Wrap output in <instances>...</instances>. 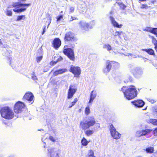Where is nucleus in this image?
Masks as SVG:
<instances>
[{
    "mask_svg": "<svg viewBox=\"0 0 157 157\" xmlns=\"http://www.w3.org/2000/svg\"><path fill=\"white\" fill-rule=\"evenodd\" d=\"M121 90L124 94V97L128 100L134 99L137 95V90L133 85L124 86L122 87Z\"/></svg>",
    "mask_w": 157,
    "mask_h": 157,
    "instance_id": "f257e3e1",
    "label": "nucleus"
},
{
    "mask_svg": "<svg viewBox=\"0 0 157 157\" xmlns=\"http://www.w3.org/2000/svg\"><path fill=\"white\" fill-rule=\"evenodd\" d=\"M18 2L13 3L12 5L9 6L7 8H10L12 7L14 8L13 10L17 13H21L25 11L28 7L30 5V3H23L21 2H24L27 0H17Z\"/></svg>",
    "mask_w": 157,
    "mask_h": 157,
    "instance_id": "f03ea898",
    "label": "nucleus"
},
{
    "mask_svg": "<svg viewBox=\"0 0 157 157\" xmlns=\"http://www.w3.org/2000/svg\"><path fill=\"white\" fill-rule=\"evenodd\" d=\"M96 123L95 119L93 117H89L80 122V128L83 130H85L93 126Z\"/></svg>",
    "mask_w": 157,
    "mask_h": 157,
    "instance_id": "7ed1b4c3",
    "label": "nucleus"
},
{
    "mask_svg": "<svg viewBox=\"0 0 157 157\" xmlns=\"http://www.w3.org/2000/svg\"><path fill=\"white\" fill-rule=\"evenodd\" d=\"M0 112L2 117L5 119L10 120L14 117V113L13 110L8 107L2 108Z\"/></svg>",
    "mask_w": 157,
    "mask_h": 157,
    "instance_id": "20e7f679",
    "label": "nucleus"
},
{
    "mask_svg": "<svg viewBox=\"0 0 157 157\" xmlns=\"http://www.w3.org/2000/svg\"><path fill=\"white\" fill-rule=\"evenodd\" d=\"M48 155L50 157H59L60 151L55 148L49 147L48 149Z\"/></svg>",
    "mask_w": 157,
    "mask_h": 157,
    "instance_id": "39448f33",
    "label": "nucleus"
},
{
    "mask_svg": "<svg viewBox=\"0 0 157 157\" xmlns=\"http://www.w3.org/2000/svg\"><path fill=\"white\" fill-rule=\"evenodd\" d=\"M78 26L80 29L83 31H87L92 28L89 24L84 21H81L78 23Z\"/></svg>",
    "mask_w": 157,
    "mask_h": 157,
    "instance_id": "423d86ee",
    "label": "nucleus"
},
{
    "mask_svg": "<svg viewBox=\"0 0 157 157\" xmlns=\"http://www.w3.org/2000/svg\"><path fill=\"white\" fill-rule=\"evenodd\" d=\"M25 104L20 101L17 102L14 105V110L16 113H20L23 111L24 107Z\"/></svg>",
    "mask_w": 157,
    "mask_h": 157,
    "instance_id": "0eeeda50",
    "label": "nucleus"
},
{
    "mask_svg": "<svg viewBox=\"0 0 157 157\" xmlns=\"http://www.w3.org/2000/svg\"><path fill=\"white\" fill-rule=\"evenodd\" d=\"M110 131L112 136L115 139H119L121 136V134L117 131L116 129L112 124L110 126Z\"/></svg>",
    "mask_w": 157,
    "mask_h": 157,
    "instance_id": "6e6552de",
    "label": "nucleus"
},
{
    "mask_svg": "<svg viewBox=\"0 0 157 157\" xmlns=\"http://www.w3.org/2000/svg\"><path fill=\"white\" fill-rule=\"evenodd\" d=\"M63 52L70 59L72 60H74L75 59L74 52L73 50L71 48H67L65 49V47Z\"/></svg>",
    "mask_w": 157,
    "mask_h": 157,
    "instance_id": "1a4fd4ad",
    "label": "nucleus"
},
{
    "mask_svg": "<svg viewBox=\"0 0 157 157\" xmlns=\"http://www.w3.org/2000/svg\"><path fill=\"white\" fill-rule=\"evenodd\" d=\"M70 71L73 73L75 77H78L81 72L80 68L78 67H75L71 65L70 69Z\"/></svg>",
    "mask_w": 157,
    "mask_h": 157,
    "instance_id": "9d476101",
    "label": "nucleus"
},
{
    "mask_svg": "<svg viewBox=\"0 0 157 157\" xmlns=\"http://www.w3.org/2000/svg\"><path fill=\"white\" fill-rule=\"evenodd\" d=\"M76 88L75 86L71 85L70 86L68 92L67 98L70 99L71 98L76 92Z\"/></svg>",
    "mask_w": 157,
    "mask_h": 157,
    "instance_id": "9b49d317",
    "label": "nucleus"
},
{
    "mask_svg": "<svg viewBox=\"0 0 157 157\" xmlns=\"http://www.w3.org/2000/svg\"><path fill=\"white\" fill-rule=\"evenodd\" d=\"M24 100H27L29 103L32 104L34 101V96L30 92L26 93L24 95L23 98Z\"/></svg>",
    "mask_w": 157,
    "mask_h": 157,
    "instance_id": "f8f14e48",
    "label": "nucleus"
},
{
    "mask_svg": "<svg viewBox=\"0 0 157 157\" xmlns=\"http://www.w3.org/2000/svg\"><path fill=\"white\" fill-rule=\"evenodd\" d=\"M131 103L137 108L142 107L144 105L145 102L142 100L138 99L131 102Z\"/></svg>",
    "mask_w": 157,
    "mask_h": 157,
    "instance_id": "ddd939ff",
    "label": "nucleus"
},
{
    "mask_svg": "<svg viewBox=\"0 0 157 157\" xmlns=\"http://www.w3.org/2000/svg\"><path fill=\"white\" fill-rule=\"evenodd\" d=\"M152 131V130L148 129L138 131H137L136 133V136L137 137H140L142 136H145L147 134L150 133Z\"/></svg>",
    "mask_w": 157,
    "mask_h": 157,
    "instance_id": "4468645a",
    "label": "nucleus"
},
{
    "mask_svg": "<svg viewBox=\"0 0 157 157\" xmlns=\"http://www.w3.org/2000/svg\"><path fill=\"white\" fill-rule=\"evenodd\" d=\"M65 41H75L76 40L74 34L71 32H67L65 35L64 38Z\"/></svg>",
    "mask_w": 157,
    "mask_h": 157,
    "instance_id": "2eb2a0df",
    "label": "nucleus"
},
{
    "mask_svg": "<svg viewBox=\"0 0 157 157\" xmlns=\"http://www.w3.org/2000/svg\"><path fill=\"white\" fill-rule=\"evenodd\" d=\"M52 45L53 47L56 49H57L61 45V41L58 38H56L53 41Z\"/></svg>",
    "mask_w": 157,
    "mask_h": 157,
    "instance_id": "dca6fc26",
    "label": "nucleus"
},
{
    "mask_svg": "<svg viewBox=\"0 0 157 157\" xmlns=\"http://www.w3.org/2000/svg\"><path fill=\"white\" fill-rule=\"evenodd\" d=\"M97 93L96 90H93L92 91L90 95V98L89 101V103L91 104L94 100L95 99L97 96Z\"/></svg>",
    "mask_w": 157,
    "mask_h": 157,
    "instance_id": "f3484780",
    "label": "nucleus"
},
{
    "mask_svg": "<svg viewBox=\"0 0 157 157\" xmlns=\"http://www.w3.org/2000/svg\"><path fill=\"white\" fill-rule=\"evenodd\" d=\"M119 64L116 62L111 61L109 62V71L111 69H115L117 67Z\"/></svg>",
    "mask_w": 157,
    "mask_h": 157,
    "instance_id": "a211bd4d",
    "label": "nucleus"
},
{
    "mask_svg": "<svg viewBox=\"0 0 157 157\" xmlns=\"http://www.w3.org/2000/svg\"><path fill=\"white\" fill-rule=\"evenodd\" d=\"M110 19L111 23L114 27L118 28H121L123 26L122 24L119 25L112 17H110Z\"/></svg>",
    "mask_w": 157,
    "mask_h": 157,
    "instance_id": "6ab92c4d",
    "label": "nucleus"
},
{
    "mask_svg": "<svg viewBox=\"0 0 157 157\" xmlns=\"http://www.w3.org/2000/svg\"><path fill=\"white\" fill-rule=\"evenodd\" d=\"M132 73L135 77H137L141 75L142 71L140 69L136 68L132 70Z\"/></svg>",
    "mask_w": 157,
    "mask_h": 157,
    "instance_id": "aec40b11",
    "label": "nucleus"
},
{
    "mask_svg": "<svg viewBox=\"0 0 157 157\" xmlns=\"http://www.w3.org/2000/svg\"><path fill=\"white\" fill-rule=\"evenodd\" d=\"M142 51H144L150 55L155 56V53L153 49L151 48H148L147 49H143Z\"/></svg>",
    "mask_w": 157,
    "mask_h": 157,
    "instance_id": "412c9836",
    "label": "nucleus"
},
{
    "mask_svg": "<svg viewBox=\"0 0 157 157\" xmlns=\"http://www.w3.org/2000/svg\"><path fill=\"white\" fill-rule=\"evenodd\" d=\"M67 71L66 69H62L60 70L56 71L54 73V75L56 76L58 74H62L64 72H65Z\"/></svg>",
    "mask_w": 157,
    "mask_h": 157,
    "instance_id": "4be33fe9",
    "label": "nucleus"
},
{
    "mask_svg": "<svg viewBox=\"0 0 157 157\" xmlns=\"http://www.w3.org/2000/svg\"><path fill=\"white\" fill-rule=\"evenodd\" d=\"M94 132V131L92 129L86 130L84 132L86 135L87 136H89L91 135Z\"/></svg>",
    "mask_w": 157,
    "mask_h": 157,
    "instance_id": "5701e85b",
    "label": "nucleus"
},
{
    "mask_svg": "<svg viewBox=\"0 0 157 157\" xmlns=\"http://www.w3.org/2000/svg\"><path fill=\"white\" fill-rule=\"evenodd\" d=\"M145 151L147 153L152 154L154 152V147H149L147 148Z\"/></svg>",
    "mask_w": 157,
    "mask_h": 157,
    "instance_id": "b1692460",
    "label": "nucleus"
},
{
    "mask_svg": "<svg viewBox=\"0 0 157 157\" xmlns=\"http://www.w3.org/2000/svg\"><path fill=\"white\" fill-rule=\"evenodd\" d=\"M8 60L10 62V65L12 67H14V64H13V63H18L16 62L14 60H13L11 57H8Z\"/></svg>",
    "mask_w": 157,
    "mask_h": 157,
    "instance_id": "393cba45",
    "label": "nucleus"
},
{
    "mask_svg": "<svg viewBox=\"0 0 157 157\" xmlns=\"http://www.w3.org/2000/svg\"><path fill=\"white\" fill-rule=\"evenodd\" d=\"M81 142L82 145L86 146L88 144L90 141H88L85 138L83 137L81 140Z\"/></svg>",
    "mask_w": 157,
    "mask_h": 157,
    "instance_id": "a878e982",
    "label": "nucleus"
},
{
    "mask_svg": "<svg viewBox=\"0 0 157 157\" xmlns=\"http://www.w3.org/2000/svg\"><path fill=\"white\" fill-rule=\"evenodd\" d=\"M149 121L150 123L154 125H157V119H150L149 120Z\"/></svg>",
    "mask_w": 157,
    "mask_h": 157,
    "instance_id": "bb28decb",
    "label": "nucleus"
},
{
    "mask_svg": "<svg viewBox=\"0 0 157 157\" xmlns=\"http://www.w3.org/2000/svg\"><path fill=\"white\" fill-rule=\"evenodd\" d=\"M151 38L152 39V42L155 45L154 48H157V40L154 36H152Z\"/></svg>",
    "mask_w": 157,
    "mask_h": 157,
    "instance_id": "cd10ccee",
    "label": "nucleus"
},
{
    "mask_svg": "<svg viewBox=\"0 0 157 157\" xmlns=\"http://www.w3.org/2000/svg\"><path fill=\"white\" fill-rule=\"evenodd\" d=\"M151 33L155 35L157 37V28H152Z\"/></svg>",
    "mask_w": 157,
    "mask_h": 157,
    "instance_id": "c85d7f7f",
    "label": "nucleus"
},
{
    "mask_svg": "<svg viewBox=\"0 0 157 157\" xmlns=\"http://www.w3.org/2000/svg\"><path fill=\"white\" fill-rule=\"evenodd\" d=\"M103 71L105 74H107L108 71V64L107 62L106 63V66L103 68Z\"/></svg>",
    "mask_w": 157,
    "mask_h": 157,
    "instance_id": "c756f323",
    "label": "nucleus"
},
{
    "mask_svg": "<svg viewBox=\"0 0 157 157\" xmlns=\"http://www.w3.org/2000/svg\"><path fill=\"white\" fill-rule=\"evenodd\" d=\"M25 16L24 15H22L21 16H18L17 17L16 21H19L21 20H24L25 19Z\"/></svg>",
    "mask_w": 157,
    "mask_h": 157,
    "instance_id": "7c9ffc66",
    "label": "nucleus"
},
{
    "mask_svg": "<svg viewBox=\"0 0 157 157\" xmlns=\"http://www.w3.org/2000/svg\"><path fill=\"white\" fill-rule=\"evenodd\" d=\"M90 113V110L89 106H87L85 109V113L86 115H88Z\"/></svg>",
    "mask_w": 157,
    "mask_h": 157,
    "instance_id": "2f4dec72",
    "label": "nucleus"
},
{
    "mask_svg": "<svg viewBox=\"0 0 157 157\" xmlns=\"http://www.w3.org/2000/svg\"><path fill=\"white\" fill-rule=\"evenodd\" d=\"M63 15H60L59 16H57L56 17L57 19L56 22L57 23H58V22L59 21L63 19Z\"/></svg>",
    "mask_w": 157,
    "mask_h": 157,
    "instance_id": "473e14b6",
    "label": "nucleus"
},
{
    "mask_svg": "<svg viewBox=\"0 0 157 157\" xmlns=\"http://www.w3.org/2000/svg\"><path fill=\"white\" fill-rule=\"evenodd\" d=\"M123 33L122 32L117 31L116 32V36H118L120 38L121 37L122 35H123Z\"/></svg>",
    "mask_w": 157,
    "mask_h": 157,
    "instance_id": "72a5a7b5",
    "label": "nucleus"
},
{
    "mask_svg": "<svg viewBox=\"0 0 157 157\" xmlns=\"http://www.w3.org/2000/svg\"><path fill=\"white\" fill-rule=\"evenodd\" d=\"M31 75V78L33 80L35 81H37L38 78L34 73L32 74Z\"/></svg>",
    "mask_w": 157,
    "mask_h": 157,
    "instance_id": "f704fd0d",
    "label": "nucleus"
},
{
    "mask_svg": "<svg viewBox=\"0 0 157 157\" xmlns=\"http://www.w3.org/2000/svg\"><path fill=\"white\" fill-rule=\"evenodd\" d=\"M148 7V6L147 4H142L140 7L141 9H147Z\"/></svg>",
    "mask_w": 157,
    "mask_h": 157,
    "instance_id": "c9c22d12",
    "label": "nucleus"
},
{
    "mask_svg": "<svg viewBox=\"0 0 157 157\" xmlns=\"http://www.w3.org/2000/svg\"><path fill=\"white\" fill-rule=\"evenodd\" d=\"M6 14L8 16H11L12 15V12L11 11L7 10L6 12Z\"/></svg>",
    "mask_w": 157,
    "mask_h": 157,
    "instance_id": "e433bc0d",
    "label": "nucleus"
},
{
    "mask_svg": "<svg viewBox=\"0 0 157 157\" xmlns=\"http://www.w3.org/2000/svg\"><path fill=\"white\" fill-rule=\"evenodd\" d=\"M94 152L92 150H90L89 151L88 155V157H91L94 156Z\"/></svg>",
    "mask_w": 157,
    "mask_h": 157,
    "instance_id": "4c0bfd02",
    "label": "nucleus"
},
{
    "mask_svg": "<svg viewBox=\"0 0 157 157\" xmlns=\"http://www.w3.org/2000/svg\"><path fill=\"white\" fill-rule=\"evenodd\" d=\"M43 57L42 56L37 57L36 58V61L37 62H40L42 59Z\"/></svg>",
    "mask_w": 157,
    "mask_h": 157,
    "instance_id": "58836bf2",
    "label": "nucleus"
},
{
    "mask_svg": "<svg viewBox=\"0 0 157 157\" xmlns=\"http://www.w3.org/2000/svg\"><path fill=\"white\" fill-rule=\"evenodd\" d=\"M75 10V7H71L69 8V13H73Z\"/></svg>",
    "mask_w": 157,
    "mask_h": 157,
    "instance_id": "ea45409f",
    "label": "nucleus"
},
{
    "mask_svg": "<svg viewBox=\"0 0 157 157\" xmlns=\"http://www.w3.org/2000/svg\"><path fill=\"white\" fill-rule=\"evenodd\" d=\"M151 29L152 28H151L148 27L146 28L144 30H145L147 32H149L151 33Z\"/></svg>",
    "mask_w": 157,
    "mask_h": 157,
    "instance_id": "a19ab883",
    "label": "nucleus"
},
{
    "mask_svg": "<svg viewBox=\"0 0 157 157\" xmlns=\"http://www.w3.org/2000/svg\"><path fill=\"white\" fill-rule=\"evenodd\" d=\"M77 19H78L76 17H74L71 16V18H70V21L71 22V21H73V20H77Z\"/></svg>",
    "mask_w": 157,
    "mask_h": 157,
    "instance_id": "79ce46f5",
    "label": "nucleus"
},
{
    "mask_svg": "<svg viewBox=\"0 0 157 157\" xmlns=\"http://www.w3.org/2000/svg\"><path fill=\"white\" fill-rule=\"evenodd\" d=\"M89 24L90 26H92V25H94L95 24V22L94 21H92L90 22Z\"/></svg>",
    "mask_w": 157,
    "mask_h": 157,
    "instance_id": "37998d69",
    "label": "nucleus"
},
{
    "mask_svg": "<svg viewBox=\"0 0 157 157\" xmlns=\"http://www.w3.org/2000/svg\"><path fill=\"white\" fill-rule=\"evenodd\" d=\"M49 139L50 140H51L52 141L54 142L55 140L54 138L52 136H50Z\"/></svg>",
    "mask_w": 157,
    "mask_h": 157,
    "instance_id": "c03bdc74",
    "label": "nucleus"
},
{
    "mask_svg": "<svg viewBox=\"0 0 157 157\" xmlns=\"http://www.w3.org/2000/svg\"><path fill=\"white\" fill-rule=\"evenodd\" d=\"M149 101L151 103H154L156 101L154 99H150L149 100Z\"/></svg>",
    "mask_w": 157,
    "mask_h": 157,
    "instance_id": "a18cd8bd",
    "label": "nucleus"
},
{
    "mask_svg": "<svg viewBox=\"0 0 157 157\" xmlns=\"http://www.w3.org/2000/svg\"><path fill=\"white\" fill-rule=\"evenodd\" d=\"M75 105V104L73 102H71V104L69 105V108H71L72 106H74Z\"/></svg>",
    "mask_w": 157,
    "mask_h": 157,
    "instance_id": "49530a36",
    "label": "nucleus"
},
{
    "mask_svg": "<svg viewBox=\"0 0 157 157\" xmlns=\"http://www.w3.org/2000/svg\"><path fill=\"white\" fill-rule=\"evenodd\" d=\"M46 28V26H44V27L43 28V32H42V35H43L44 34V33L45 32Z\"/></svg>",
    "mask_w": 157,
    "mask_h": 157,
    "instance_id": "de8ad7c7",
    "label": "nucleus"
},
{
    "mask_svg": "<svg viewBox=\"0 0 157 157\" xmlns=\"http://www.w3.org/2000/svg\"><path fill=\"white\" fill-rule=\"evenodd\" d=\"M103 48H106L107 49V50H108V45H107L106 44L104 45L103 46Z\"/></svg>",
    "mask_w": 157,
    "mask_h": 157,
    "instance_id": "09e8293b",
    "label": "nucleus"
},
{
    "mask_svg": "<svg viewBox=\"0 0 157 157\" xmlns=\"http://www.w3.org/2000/svg\"><path fill=\"white\" fill-rule=\"evenodd\" d=\"M10 52L11 53V52H9V51H6V53L5 55H4V56H7V57H8V54H10Z\"/></svg>",
    "mask_w": 157,
    "mask_h": 157,
    "instance_id": "8fccbe9b",
    "label": "nucleus"
},
{
    "mask_svg": "<svg viewBox=\"0 0 157 157\" xmlns=\"http://www.w3.org/2000/svg\"><path fill=\"white\" fill-rule=\"evenodd\" d=\"M51 19L50 18H49V21L48 22V25L47 28H48L49 25L50 24L51 22Z\"/></svg>",
    "mask_w": 157,
    "mask_h": 157,
    "instance_id": "3c124183",
    "label": "nucleus"
},
{
    "mask_svg": "<svg viewBox=\"0 0 157 157\" xmlns=\"http://www.w3.org/2000/svg\"><path fill=\"white\" fill-rule=\"evenodd\" d=\"M78 99L77 98H75L74 100V101H73L72 102L73 103H74L75 104V103H76V102L77 101Z\"/></svg>",
    "mask_w": 157,
    "mask_h": 157,
    "instance_id": "603ef678",
    "label": "nucleus"
},
{
    "mask_svg": "<svg viewBox=\"0 0 157 157\" xmlns=\"http://www.w3.org/2000/svg\"><path fill=\"white\" fill-rule=\"evenodd\" d=\"M56 62H56L55 61L51 62L50 63V64L52 65H53L54 64H56Z\"/></svg>",
    "mask_w": 157,
    "mask_h": 157,
    "instance_id": "864d4df0",
    "label": "nucleus"
},
{
    "mask_svg": "<svg viewBox=\"0 0 157 157\" xmlns=\"http://www.w3.org/2000/svg\"><path fill=\"white\" fill-rule=\"evenodd\" d=\"M62 58L61 57H59L58 59V61H59L62 60Z\"/></svg>",
    "mask_w": 157,
    "mask_h": 157,
    "instance_id": "5fc2aeb1",
    "label": "nucleus"
},
{
    "mask_svg": "<svg viewBox=\"0 0 157 157\" xmlns=\"http://www.w3.org/2000/svg\"><path fill=\"white\" fill-rule=\"evenodd\" d=\"M121 5L123 7V9H124V8H125L126 7V6L124 4H122Z\"/></svg>",
    "mask_w": 157,
    "mask_h": 157,
    "instance_id": "6e6d98bb",
    "label": "nucleus"
},
{
    "mask_svg": "<svg viewBox=\"0 0 157 157\" xmlns=\"http://www.w3.org/2000/svg\"><path fill=\"white\" fill-rule=\"evenodd\" d=\"M139 2H145L147 1V0H138Z\"/></svg>",
    "mask_w": 157,
    "mask_h": 157,
    "instance_id": "4d7b16f0",
    "label": "nucleus"
},
{
    "mask_svg": "<svg viewBox=\"0 0 157 157\" xmlns=\"http://www.w3.org/2000/svg\"><path fill=\"white\" fill-rule=\"evenodd\" d=\"M155 132L156 133H157V128H156L154 130Z\"/></svg>",
    "mask_w": 157,
    "mask_h": 157,
    "instance_id": "13d9d810",
    "label": "nucleus"
},
{
    "mask_svg": "<svg viewBox=\"0 0 157 157\" xmlns=\"http://www.w3.org/2000/svg\"><path fill=\"white\" fill-rule=\"evenodd\" d=\"M155 112L157 113V108L155 109Z\"/></svg>",
    "mask_w": 157,
    "mask_h": 157,
    "instance_id": "bf43d9fd",
    "label": "nucleus"
},
{
    "mask_svg": "<svg viewBox=\"0 0 157 157\" xmlns=\"http://www.w3.org/2000/svg\"><path fill=\"white\" fill-rule=\"evenodd\" d=\"M155 1V0H153V1H151V2L153 3H154V2Z\"/></svg>",
    "mask_w": 157,
    "mask_h": 157,
    "instance_id": "052dcab7",
    "label": "nucleus"
},
{
    "mask_svg": "<svg viewBox=\"0 0 157 157\" xmlns=\"http://www.w3.org/2000/svg\"><path fill=\"white\" fill-rule=\"evenodd\" d=\"M4 121H5V120H3V119H2V122H3V123L5 124H6V123H5L4 122Z\"/></svg>",
    "mask_w": 157,
    "mask_h": 157,
    "instance_id": "680f3d73",
    "label": "nucleus"
},
{
    "mask_svg": "<svg viewBox=\"0 0 157 157\" xmlns=\"http://www.w3.org/2000/svg\"><path fill=\"white\" fill-rule=\"evenodd\" d=\"M156 51V52H157V48L155 49Z\"/></svg>",
    "mask_w": 157,
    "mask_h": 157,
    "instance_id": "e2e57ef3",
    "label": "nucleus"
},
{
    "mask_svg": "<svg viewBox=\"0 0 157 157\" xmlns=\"http://www.w3.org/2000/svg\"><path fill=\"white\" fill-rule=\"evenodd\" d=\"M40 130V131H41V130H42V131H43V129H41L40 130Z\"/></svg>",
    "mask_w": 157,
    "mask_h": 157,
    "instance_id": "0e129e2a",
    "label": "nucleus"
},
{
    "mask_svg": "<svg viewBox=\"0 0 157 157\" xmlns=\"http://www.w3.org/2000/svg\"><path fill=\"white\" fill-rule=\"evenodd\" d=\"M110 50V49H109V48L108 50Z\"/></svg>",
    "mask_w": 157,
    "mask_h": 157,
    "instance_id": "69168bd1",
    "label": "nucleus"
}]
</instances>
